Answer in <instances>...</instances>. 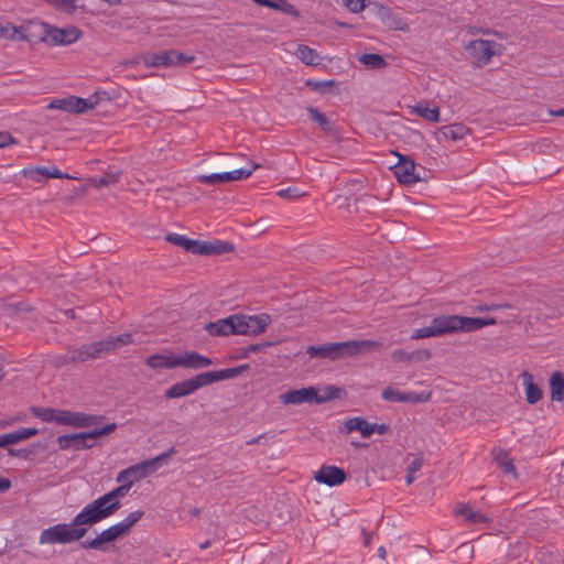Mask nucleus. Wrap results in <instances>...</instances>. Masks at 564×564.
I'll return each instance as SVG.
<instances>
[{"instance_id": "39", "label": "nucleus", "mask_w": 564, "mask_h": 564, "mask_svg": "<svg viewBox=\"0 0 564 564\" xmlns=\"http://www.w3.org/2000/svg\"><path fill=\"white\" fill-rule=\"evenodd\" d=\"M467 33L469 35H476V34H482V35H494L496 36L498 40H506L507 39V35L503 33V32H499V31H495V30H491V29H488V28H475V26H469L467 29Z\"/></svg>"}, {"instance_id": "3", "label": "nucleus", "mask_w": 564, "mask_h": 564, "mask_svg": "<svg viewBox=\"0 0 564 564\" xmlns=\"http://www.w3.org/2000/svg\"><path fill=\"white\" fill-rule=\"evenodd\" d=\"M496 324L492 317H467L459 315L437 316L430 326L414 329L412 339L440 337L453 333H469Z\"/></svg>"}, {"instance_id": "46", "label": "nucleus", "mask_w": 564, "mask_h": 564, "mask_svg": "<svg viewBox=\"0 0 564 564\" xmlns=\"http://www.w3.org/2000/svg\"><path fill=\"white\" fill-rule=\"evenodd\" d=\"M14 143L15 140L9 132L0 131V148H6Z\"/></svg>"}, {"instance_id": "19", "label": "nucleus", "mask_w": 564, "mask_h": 564, "mask_svg": "<svg viewBox=\"0 0 564 564\" xmlns=\"http://www.w3.org/2000/svg\"><path fill=\"white\" fill-rule=\"evenodd\" d=\"M105 354H108V351L105 339H102L96 343L83 345L78 350H76V352H74L72 358L76 361H86L101 357Z\"/></svg>"}, {"instance_id": "15", "label": "nucleus", "mask_w": 564, "mask_h": 564, "mask_svg": "<svg viewBox=\"0 0 564 564\" xmlns=\"http://www.w3.org/2000/svg\"><path fill=\"white\" fill-rule=\"evenodd\" d=\"M235 333L238 335L256 336L265 330L271 319L267 314L260 315H232Z\"/></svg>"}, {"instance_id": "20", "label": "nucleus", "mask_w": 564, "mask_h": 564, "mask_svg": "<svg viewBox=\"0 0 564 564\" xmlns=\"http://www.w3.org/2000/svg\"><path fill=\"white\" fill-rule=\"evenodd\" d=\"M23 175L33 182H40L39 176H46L51 178H72L76 180L77 177L70 176L68 174L63 173L56 167H46V166H31L23 170Z\"/></svg>"}, {"instance_id": "12", "label": "nucleus", "mask_w": 564, "mask_h": 564, "mask_svg": "<svg viewBox=\"0 0 564 564\" xmlns=\"http://www.w3.org/2000/svg\"><path fill=\"white\" fill-rule=\"evenodd\" d=\"M505 47L492 40H473L465 45V51L477 67L489 64L494 56H500Z\"/></svg>"}, {"instance_id": "51", "label": "nucleus", "mask_w": 564, "mask_h": 564, "mask_svg": "<svg viewBox=\"0 0 564 564\" xmlns=\"http://www.w3.org/2000/svg\"><path fill=\"white\" fill-rule=\"evenodd\" d=\"M421 359H430L431 352L426 349L416 352Z\"/></svg>"}, {"instance_id": "34", "label": "nucleus", "mask_w": 564, "mask_h": 564, "mask_svg": "<svg viewBox=\"0 0 564 564\" xmlns=\"http://www.w3.org/2000/svg\"><path fill=\"white\" fill-rule=\"evenodd\" d=\"M358 59L361 64L371 68L381 69L386 67V61L379 54H362Z\"/></svg>"}, {"instance_id": "38", "label": "nucleus", "mask_w": 564, "mask_h": 564, "mask_svg": "<svg viewBox=\"0 0 564 564\" xmlns=\"http://www.w3.org/2000/svg\"><path fill=\"white\" fill-rule=\"evenodd\" d=\"M423 466V458L415 457L406 467V485H411L415 479V473L419 471Z\"/></svg>"}, {"instance_id": "13", "label": "nucleus", "mask_w": 564, "mask_h": 564, "mask_svg": "<svg viewBox=\"0 0 564 564\" xmlns=\"http://www.w3.org/2000/svg\"><path fill=\"white\" fill-rule=\"evenodd\" d=\"M100 101V93L96 91L88 98L76 96H66L63 98H54L47 105V109H56L67 113L79 115L94 109Z\"/></svg>"}, {"instance_id": "21", "label": "nucleus", "mask_w": 564, "mask_h": 564, "mask_svg": "<svg viewBox=\"0 0 564 564\" xmlns=\"http://www.w3.org/2000/svg\"><path fill=\"white\" fill-rule=\"evenodd\" d=\"M344 430L346 433L359 432L362 437H369L375 433L376 424H371L362 417L355 416L345 421Z\"/></svg>"}, {"instance_id": "11", "label": "nucleus", "mask_w": 564, "mask_h": 564, "mask_svg": "<svg viewBox=\"0 0 564 564\" xmlns=\"http://www.w3.org/2000/svg\"><path fill=\"white\" fill-rule=\"evenodd\" d=\"M117 429L115 423H109L100 429H95L89 432L75 433L69 435H61L57 437L56 443L59 449H73V451H82L85 448H90L93 446L91 443H88V440H96L100 436L108 435Z\"/></svg>"}, {"instance_id": "9", "label": "nucleus", "mask_w": 564, "mask_h": 564, "mask_svg": "<svg viewBox=\"0 0 564 564\" xmlns=\"http://www.w3.org/2000/svg\"><path fill=\"white\" fill-rule=\"evenodd\" d=\"M143 514L144 512L142 510L130 512L124 519L102 530L94 539L85 541L82 546L85 549L104 551L105 544L115 542L118 539L128 535L134 524L142 519Z\"/></svg>"}, {"instance_id": "35", "label": "nucleus", "mask_w": 564, "mask_h": 564, "mask_svg": "<svg viewBox=\"0 0 564 564\" xmlns=\"http://www.w3.org/2000/svg\"><path fill=\"white\" fill-rule=\"evenodd\" d=\"M257 4L278 9L283 12L290 13L293 12V6L288 3L285 0H253Z\"/></svg>"}, {"instance_id": "10", "label": "nucleus", "mask_w": 564, "mask_h": 564, "mask_svg": "<svg viewBox=\"0 0 564 564\" xmlns=\"http://www.w3.org/2000/svg\"><path fill=\"white\" fill-rule=\"evenodd\" d=\"M337 391L338 389L332 386L290 389L279 395V401L282 405L322 404L334 399Z\"/></svg>"}, {"instance_id": "53", "label": "nucleus", "mask_w": 564, "mask_h": 564, "mask_svg": "<svg viewBox=\"0 0 564 564\" xmlns=\"http://www.w3.org/2000/svg\"><path fill=\"white\" fill-rule=\"evenodd\" d=\"M209 546H210V541H208V540H206L205 542H203V543L199 545V547H200L202 550L207 549V547H209Z\"/></svg>"}, {"instance_id": "14", "label": "nucleus", "mask_w": 564, "mask_h": 564, "mask_svg": "<svg viewBox=\"0 0 564 564\" xmlns=\"http://www.w3.org/2000/svg\"><path fill=\"white\" fill-rule=\"evenodd\" d=\"M40 28L42 30L40 39L54 46L73 44L82 36V31L74 25L57 28L41 23Z\"/></svg>"}, {"instance_id": "45", "label": "nucleus", "mask_w": 564, "mask_h": 564, "mask_svg": "<svg viewBox=\"0 0 564 564\" xmlns=\"http://www.w3.org/2000/svg\"><path fill=\"white\" fill-rule=\"evenodd\" d=\"M199 246H200V241L193 240V239H189V238H186V237H185V241L182 245V247L185 250L191 251L193 253H197V249H199Z\"/></svg>"}, {"instance_id": "8", "label": "nucleus", "mask_w": 564, "mask_h": 564, "mask_svg": "<svg viewBox=\"0 0 564 564\" xmlns=\"http://www.w3.org/2000/svg\"><path fill=\"white\" fill-rule=\"evenodd\" d=\"M32 413L43 422H54L59 425L72 427H90L99 422V416L89 415L83 412L59 410L52 408H32Z\"/></svg>"}, {"instance_id": "40", "label": "nucleus", "mask_w": 564, "mask_h": 564, "mask_svg": "<svg viewBox=\"0 0 564 564\" xmlns=\"http://www.w3.org/2000/svg\"><path fill=\"white\" fill-rule=\"evenodd\" d=\"M198 181L203 184L214 185L218 183H228L226 172L223 173H213L208 175L198 176Z\"/></svg>"}, {"instance_id": "44", "label": "nucleus", "mask_w": 564, "mask_h": 564, "mask_svg": "<svg viewBox=\"0 0 564 564\" xmlns=\"http://www.w3.org/2000/svg\"><path fill=\"white\" fill-rule=\"evenodd\" d=\"M391 357L394 361H398V362L399 361H410L414 357V354L406 352L402 349H397L392 352Z\"/></svg>"}, {"instance_id": "31", "label": "nucleus", "mask_w": 564, "mask_h": 564, "mask_svg": "<svg viewBox=\"0 0 564 564\" xmlns=\"http://www.w3.org/2000/svg\"><path fill=\"white\" fill-rule=\"evenodd\" d=\"M24 29L11 23H0V39L6 40H28L23 34Z\"/></svg>"}, {"instance_id": "32", "label": "nucleus", "mask_w": 564, "mask_h": 564, "mask_svg": "<svg viewBox=\"0 0 564 564\" xmlns=\"http://www.w3.org/2000/svg\"><path fill=\"white\" fill-rule=\"evenodd\" d=\"M258 167L257 164H248L246 167L236 169L229 172H226L227 182L240 181L248 178L252 172Z\"/></svg>"}, {"instance_id": "17", "label": "nucleus", "mask_w": 564, "mask_h": 564, "mask_svg": "<svg viewBox=\"0 0 564 564\" xmlns=\"http://www.w3.org/2000/svg\"><path fill=\"white\" fill-rule=\"evenodd\" d=\"M398 156V162L392 167L393 174L395 178L406 185L415 184L420 181V175L416 172V166L413 160L395 153Z\"/></svg>"}, {"instance_id": "49", "label": "nucleus", "mask_w": 564, "mask_h": 564, "mask_svg": "<svg viewBox=\"0 0 564 564\" xmlns=\"http://www.w3.org/2000/svg\"><path fill=\"white\" fill-rule=\"evenodd\" d=\"M10 487H11L10 479L0 477V492L7 491Z\"/></svg>"}, {"instance_id": "54", "label": "nucleus", "mask_w": 564, "mask_h": 564, "mask_svg": "<svg viewBox=\"0 0 564 564\" xmlns=\"http://www.w3.org/2000/svg\"><path fill=\"white\" fill-rule=\"evenodd\" d=\"M551 113L554 115V116H564V108H562V109H560L557 111H552Z\"/></svg>"}, {"instance_id": "47", "label": "nucleus", "mask_w": 564, "mask_h": 564, "mask_svg": "<svg viewBox=\"0 0 564 564\" xmlns=\"http://www.w3.org/2000/svg\"><path fill=\"white\" fill-rule=\"evenodd\" d=\"M167 241L182 247L183 242L185 241V236L178 235V234H171L166 237Z\"/></svg>"}, {"instance_id": "16", "label": "nucleus", "mask_w": 564, "mask_h": 564, "mask_svg": "<svg viewBox=\"0 0 564 564\" xmlns=\"http://www.w3.org/2000/svg\"><path fill=\"white\" fill-rule=\"evenodd\" d=\"M381 397L388 402L424 403L431 400V391H401L392 387L382 390Z\"/></svg>"}, {"instance_id": "30", "label": "nucleus", "mask_w": 564, "mask_h": 564, "mask_svg": "<svg viewBox=\"0 0 564 564\" xmlns=\"http://www.w3.org/2000/svg\"><path fill=\"white\" fill-rule=\"evenodd\" d=\"M296 56L299 59H301L304 64L308 66H316L319 64L321 61V57L316 53V51L306 45L297 46Z\"/></svg>"}, {"instance_id": "50", "label": "nucleus", "mask_w": 564, "mask_h": 564, "mask_svg": "<svg viewBox=\"0 0 564 564\" xmlns=\"http://www.w3.org/2000/svg\"><path fill=\"white\" fill-rule=\"evenodd\" d=\"M387 431H388V426L386 424H380V425L376 424L375 432H377L379 434H384Z\"/></svg>"}, {"instance_id": "25", "label": "nucleus", "mask_w": 564, "mask_h": 564, "mask_svg": "<svg viewBox=\"0 0 564 564\" xmlns=\"http://www.w3.org/2000/svg\"><path fill=\"white\" fill-rule=\"evenodd\" d=\"M232 246L226 241L215 240V241H200L199 249H197V254H221L232 251Z\"/></svg>"}, {"instance_id": "22", "label": "nucleus", "mask_w": 564, "mask_h": 564, "mask_svg": "<svg viewBox=\"0 0 564 564\" xmlns=\"http://www.w3.org/2000/svg\"><path fill=\"white\" fill-rule=\"evenodd\" d=\"M455 516L468 523H486L489 519L481 512L475 511L465 502H459L454 508Z\"/></svg>"}, {"instance_id": "27", "label": "nucleus", "mask_w": 564, "mask_h": 564, "mask_svg": "<svg viewBox=\"0 0 564 564\" xmlns=\"http://www.w3.org/2000/svg\"><path fill=\"white\" fill-rule=\"evenodd\" d=\"M39 431L34 427H23L7 434H2V442L4 446L17 444L21 441L28 440L37 435Z\"/></svg>"}, {"instance_id": "36", "label": "nucleus", "mask_w": 564, "mask_h": 564, "mask_svg": "<svg viewBox=\"0 0 564 564\" xmlns=\"http://www.w3.org/2000/svg\"><path fill=\"white\" fill-rule=\"evenodd\" d=\"M119 174L118 173H111L106 174L105 176H95L90 180V184L96 187L100 188L110 184H113L118 181Z\"/></svg>"}, {"instance_id": "52", "label": "nucleus", "mask_w": 564, "mask_h": 564, "mask_svg": "<svg viewBox=\"0 0 564 564\" xmlns=\"http://www.w3.org/2000/svg\"><path fill=\"white\" fill-rule=\"evenodd\" d=\"M378 555H379L381 558H384V557H386V550H384L382 546H380V547L378 549Z\"/></svg>"}, {"instance_id": "5", "label": "nucleus", "mask_w": 564, "mask_h": 564, "mask_svg": "<svg viewBox=\"0 0 564 564\" xmlns=\"http://www.w3.org/2000/svg\"><path fill=\"white\" fill-rule=\"evenodd\" d=\"M147 365L153 369L188 368L200 369L213 365V360L196 351L173 352L171 350L154 354L147 359Z\"/></svg>"}, {"instance_id": "24", "label": "nucleus", "mask_w": 564, "mask_h": 564, "mask_svg": "<svg viewBox=\"0 0 564 564\" xmlns=\"http://www.w3.org/2000/svg\"><path fill=\"white\" fill-rule=\"evenodd\" d=\"M468 133V129L460 123H453L448 126L441 127L437 130V139L438 140H451V141H459L463 140Z\"/></svg>"}, {"instance_id": "37", "label": "nucleus", "mask_w": 564, "mask_h": 564, "mask_svg": "<svg viewBox=\"0 0 564 564\" xmlns=\"http://www.w3.org/2000/svg\"><path fill=\"white\" fill-rule=\"evenodd\" d=\"M306 86L311 87L312 90L317 93H327L330 91L332 88L335 86L334 80H307Z\"/></svg>"}, {"instance_id": "4", "label": "nucleus", "mask_w": 564, "mask_h": 564, "mask_svg": "<svg viewBox=\"0 0 564 564\" xmlns=\"http://www.w3.org/2000/svg\"><path fill=\"white\" fill-rule=\"evenodd\" d=\"M246 366L239 368H228L221 369L217 371H207L189 379L182 380L180 382L174 383L169 389L164 391V397L166 399H178L183 397H187L193 394L198 389L212 384L214 382H218L221 380H227L235 378L241 372V369H245Z\"/></svg>"}, {"instance_id": "1", "label": "nucleus", "mask_w": 564, "mask_h": 564, "mask_svg": "<svg viewBox=\"0 0 564 564\" xmlns=\"http://www.w3.org/2000/svg\"><path fill=\"white\" fill-rule=\"evenodd\" d=\"M166 456L167 454H161L154 458L134 464L118 474L116 481L120 486L93 500L106 519L113 516L121 508L120 499L129 492L131 487L156 471L159 463Z\"/></svg>"}, {"instance_id": "18", "label": "nucleus", "mask_w": 564, "mask_h": 564, "mask_svg": "<svg viewBox=\"0 0 564 564\" xmlns=\"http://www.w3.org/2000/svg\"><path fill=\"white\" fill-rule=\"evenodd\" d=\"M313 479L318 484L335 487L341 485L346 480V473L343 468L333 465H323L314 474Z\"/></svg>"}, {"instance_id": "41", "label": "nucleus", "mask_w": 564, "mask_h": 564, "mask_svg": "<svg viewBox=\"0 0 564 564\" xmlns=\"http://www.w3.org/2000/svg\"><path fill=\"white\" fill-rule=\"evenodd\" d=\"M307 112L312 120L317 122L322 128L326 129L328 120L322 112H319L316 108L313 107L307 108Z\"/></svg>"}, {"instance_id": "55", "label": "nucleus", "mask_w": 564, "mask_h": 564, "mask_svg": "<svg viewBox=\"0 0 564 564\" xmlns=\"http://www.w3.org/2000/svg\"><path fill=\"white\" fill-rule=\"evenodd\" d=\"M192 513H193V514H198V510H197V509H194Z\"/></svg>"}, {"instance_id": "26", "label": "nucleus", "mask_w": 564, "mask_h": 564, "mask_svg": "<svg viewBox=\"0 0 564 564\" xmlns=\"http://www.w3.org/2000/svg\"><path fill=\"white\" fill-rule=\"evenodd\" d=\"M205 329L214 336H227L235 333L232 315L227 318L218 319L214 323H208Z\"/></svg>"}, {"instance_id": "43", "label": "nucleus", "mask_w": 564, "mask_h": 564, "mask_svg": "<svg viewBox=\"0 0 564 564\" xmlns=\"http://www.w3.org/2000/svg\"><path fill=\"white\" fill-rule=\"evenodd\" d=\"M278 195L283 198H297L302 196L303 194L300 193V191L296 187H288L284 189H280L278 192Z\"/></svg>"}, {"instance_id": "33", "label": "nucleus", "mask_w": 564, "mask_h": 564, "mask_svg": "<svg viewBox=\"0 0 564 564\" xmlns=\"http://www.w3.org/2000/svg\"><path fill=\"white\" fill-rule=\"evenodd\" d=\"M130 343H132V336H131V334H128V333L105 339V344H106L108 352L116 350L124 345L130 344Z\"/></svg>"}, {"instance_id": "42", "label": "nucleus", "mask_w": 564, "mask_h": 564, "mask_svg": "<svg viewBox=\"0 0 564 564\" xmlns=\"http://www.w3.org/2000/svg\"><path fill=\"white\" fill-rule=\"evenodd\" d=\"M345 6L354 13L361 12L366 7V0H344Z\"/></svg>"}, {"instance_id": "48", "label": "nucleus", "mask_w": 564, "mask_h": 564, "mask_svg": "<svg viewBox=\"0 0 564 564\" xmlns=\"http://www.w3.org/2000/svg\"><path fill=\"white\" fill-rule=\"evenodd\" d=\"M500 465L506 473H513L514 470L513 464L510 459L502 460Z\"/></svg>"}, {"instance_id": "6", "label": "nucleus", "mask_w": 564, "mask_h": 564, "mask_svg": "<svg viewBox=\"0 0 564 564\" xmlns=\"http://www.w3.org/2000/svg\"><path fill=\"white\" fill-rule=\"evenodd\" d=\"M193 61V56H186L183 53L171 50L127 58L122 61L121 66L124 68L177 67L185 66L187 63H191Z\"/></svg>"}, {"instance_id": "7", "label": "nucleus", "mask_w": 564, "mask_h": 564, "mask_svg": "<svg viewBox=\"0 0 564 564\" xmlns=\"http://www.w3.org/2000/svg\"><path fill=\"white\" fill-rule=\"evenodd\" d=\"M380 344L372 340H350L341 343H332L321 346H310L306 352L311 357L330 358L333 360L358 355L372 347H379Z\"/></svg>"}, {"instance_id": "29", "label": "nucleus", "mask_w": 564, "mask_h": 564, "mask_svg": "<svg viewBox=\"0 0 564 564\" xmlns=\"http://www.w3.org/2000/svg\"><path fill=\"white\" fill-rule=\"evenodd\" d=\"M411 113H415L430 122L440 121V108L436 106L430 107L427 102H419L412 107Z\"/></svg>"}, {"instance_id": "28", "label": "nucleus", "mask_w": 564, "mask_h": 564, "mask_svg": "<svg viewBox=\"0 0 564 564\" xmlns=\"http://www.w3.org/2000/svg\"><path fill=\"white\" fill-rule=\"evenodd\" d=\"M551 399L556 402L564 400V373L555 371L550 378Z\"/></svg>"}, {"instance_id": "23", "label": "nucleus", "mask_w": 564, "mask_h": 564, "mask_svg": "<svg viewBox=\"0 0 564 564\" xmlns=\"http://www.w3.org/2000/svg\"><path fill=\"white\" fill-rule=\"evenodd\" d=\"M521 379L527 402L530 404H535L542 399V390L538 384L534 383L533 376L530 372L523 371L521 373Z\"/></svg>"}, {"instance_id": "2", "label": "nucleus", "mask_w": 564, "mask_h": 564, "mask_svg": "<svg viewBox=\"0 0 564 564\" xmlns=\"http://www.w3.org/2000/svg\"><path fill=\"white\" fill-rule=\"evenodd\" d=\"M105 516L98 507L90 501L69 523H57L44 529L39 536V544H69L83 539L87 533V527L105 520Z\"/></svg>"}]
</instances>
